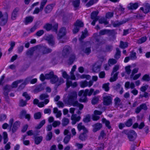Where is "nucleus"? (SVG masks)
Instances as JSON below:
<instances>
[{
	"label": "nucleus",
	"mask_w": 150,
	"mask_h": 150,
	"mask_svg": "<svg viewBox=\"0 0 150 150\" xmlns=\"http://www.w3.org/2000/svg\"><path fill=\"white\" fill-rule=\"evenodd\" d=\"M77 94L75 91L71 92L68 96L67 99L64 100V101L67 105H72L74 107H77L79 108V110L76 112L78 114H80L81 112L80 110H82L83 108V105L79 103L77 100Z\"/></svg>",
	"instance_id": "1"
},
{
	"label": "nucleus",
	"mask_w": 150,
	"mask_h": 150,
	"mask_svg": "<svg viewBox=\"0 0 150 150\" xmlns=\"http://www.w3.org/2000/svg\"><path fill=\"white\" fill-rule=\"evenodd\" d=\"M122 133L127 135L129 141H133L137 137V134L135 132L132 130H125Z\"/></svg>",
	"instance_id": "2"
},
{
	"label": "nucleus",
	"mask_w": 150,
	"mask_h": 150,
	"mask_svg": "<svg viewBox=\"0 0 150 150\" xmlns=\"http://www.w3.org/2000/svg\"><path fill=\"white\" fill-rule=\"evenodd\" d=\"M50 83L52 84L56 83V86H59L64 82L63 79L62 78H59L58 76L54 75L50 80Z\"/></svg>",
	"instance_id": "3"
},
{
	"label": "nucleus",
	"mask_w": 150,
	"mask_h": 150,
	"mask_svg": "<svg viewBox=\"0 0 150 150\" xmlns=\"http://www.w3.org/2000/svg\"><path fill=\"white\" fill-rule=\"evenodd\" d=\"M72 52L71 47L68 45H65L63 48L62 51V56L65 58H67Z\"/></svg>",
	"instance_id": "4"
},
{
	"label": "nucleus",
	"mask_w": 150,
	"mask_h": 150,
	"mask_svg": "<svg viewBox=\"0 0 150 150\" xmlns=\"http://www.w3.org/2000/svg\"><path fill=\"white\" fill-rule=\"evenodd\" d=\"M98 12V11H93L92 13L91 14V18L93 19V21L91 23V24L94 25L96 22L97 21L99 18V17L97 16Z\"/></svg>",
	"instance_id": "5"
},
{
	"label": "nucleus",
	"mask_w": 150,
	"mask_h": 150,
	"mask_svg": "<svg viewBox=\"0 0 150 150\" xmlns=\"http://www.w3.org/2000/svg\"><path fill=\"white\" fill-rule=\"evenodd\" d=\"M112 98L110 96L107 95L103 97V104L108 106L112 104Z\"/></svg>",
	"instance_id": "6"
},
{
	"label": "nucleus",
	"mask_w": 150,
	"mask_h": 150,
	"mask_svg": "<svg viewBox=\"0 0 150 150\" xmlns=\"http://www.w3.org/2000/svg\"><path fill=\"white\" fill-rule=\"evenodd\" d=\"M115 33V31L114 30L104 29L101 30L99 33L100 35H104L106 34H108L109 35H111L114 34Z\"/></svg>",
	"instance_id": "7"
},
{
	"label": "nucleus",
	"mask_w": 150,
	"mask_h": 150,
	"mask_svg": "<svg viewBox=\"0 0 150 150\" xmlns=\"http://www.w3.org/2000/svg\"><path fill=\"white\" fill-rule=\"evenodd\" d=\"M144 6L140 8V9L145 13L150 11V4L146 2L143 4Z\"/></svg>",
	"instance_id": "8"
},
{
	"label": "nucleus",
	"mask_w": 150,
	"mask_h": 150,
	"mask_svg": "<svg viewBox=\"0 0 150 150\" xmlns=\"http://www.w3.org/2000/svg\"><path fill=\"white\" fill-rule=\"evenodd\" d=\"M30 78L29 77L27 78L24 81V82L22 83L20 86V87H21L22 86L24 87L25 86L27 83H28V82L30 81V82L31 84H34L36 83L37 81V79L35 78L33 79L30 81Z\"/></svg>",
	"instance_id": "9"
},
{
	"label": "nucleus",
	"mask_w": 150,
	"mask_h": 150,
	"mask_svg": "<svg viewBox=\"0 0 150 150\" xmlns=\"http://www.w3.org/2000/svg\"><path fill=\"white\" fill-rule=\"evenodd\" d=\"M91 52V47L84 46L81 49V53L82 54H85L88 55Z\"/></svg>",
	"instance_id": "10"
},
{
	"label": "nucleus",
	"mask_w": 150,
	"mask_h": 150,
	"mask_svg": "<svg viewBox=\"0 0 150 150\" xmlns=\"http://www.w3.org/2000/svg\"><path fill=\"white\" fill-rule=\"evenodd\" d=\"M46 40L47 41L49 44L51 46H53L55 44L54 37L52 35H49L46 38Z\"/></svg>",
	"instance_id": "11"
},
{
	"label": "nucleus",
	"mask_w": 150,
	"mask_h": 150,
	"mask_svg": "<svg viewBox=\"0 0 150 150\" xmlns=\"http://www.w3.org/2000/svg\"><path fill=\"white\" fill-rule=\"evenodd\" d=\"M147 109L146 105L145 104H142L139 106L138 107L135 109V112L137 114L139 113L142 109L146 110Z\"/></svg>",
	"instance_id": "12"
},
{
	"label": "nucleus",
	"mask_w": 150,
	"mask_h": 150,
	"mask_svg": "<svg viewBox=\"0 0 150 150\" xmlns=\"http://www.w3.org/2000/svg\"><path fill=\"white\" fill-rule=\"evenodd\" d=\"M93 82L92 81H90L89 82L86 81H82L80 82V86L82 88H84L87 86L90 87L93 85Z\"/></svg>",
	"instance_id": "13"
},
{
	"label": "nucleus",
	"mask_w": 150,
	"mask_h": 150,
	"mask_svg": "<svg viewBox=\"0 0 150 150\" xmlns=\"http://www.w3.org/2000/svg\"><path fill=\"white\" fill-rule=\"evenodd\" d=\"M62 73V76L63 77L66 79V84H67L69 86V83H71V81H70V76L67 74L65 71H64L63 70H61Z\"/></svg>",
	"instance_id": "14"
},
{
	"label": "nucleus",
	"mask_w": 150,
	"mask_h": 150,
	"mask_svg": "<svg viewBox=\"0 0 150 150\" xmlns=\"http://www.w3.org/2000/svg\"><path fill=\"white\" fill-rule=\"evenodd\" d=\"M71 119L72 120V124L74 125L77 122L80 120L81 117L80 116H77L76 114H73L71 115Z\"/></svg>",
	"instance_id": "15"
},
{
	"label": "nucleus",
	"mask_w": 150,
	"mask_h": 150,
	"mask_svg": "<svg viewBox=\"0 0 150 150\" xmlns=\"http://www.w3.org/2000/svg\"><path fill=\"white\" fill-rule=\"evenodd\" d=\"M66 33V30L65 28L63 27L61 28L58 34V39H60L62 37L65 35Z\"/></svg>",
	"instance_id": "16"
},
{
	"label": "nucleus",
	"mask_w": 150,
	"mask_h": 150,
	"mask_svg": "<svg viewBox=\"0 0 150 150\" xmlns=\"http://www.w3.org/2000/svg\"><path fill=\"white\" fill-rule=\"evenodd\" d=\"M88 91L89 90L88 89H86L85 90V92L83 94V96L79 99V101L81 102H86L87 101V96Z\"/></svg>",
	"instance_id": "17"
},
{
	"label": "nucleus",
	"mask_w": 150,
	"mask_h": 150,
	"mask_svg": "<svg viewBox=\"0 0 150 150\" xmlns=\"http://www.w3.org/2000/svg\"><path fill=\"white\" fill-rule=\"evenodd\" d=\"M8 19V14L5 13L4 14L3 18H2L1 21L0 22V25L4 26L5 25L7 22Z\"/></svg>",
	"instance_id": "18"
},
{
	"label": "nucleus",
	"mask_w": 150,
	"mask_h": 150,
	"mask_svg": "<svg viewBox=\"0 0 150 150\" xmlns=\"http://www.w3.org/2000/svg\"><path fill=\"white\" fill-rule=\"evenodd\" d=\"M93 131L96 132L99 130L102 127V124L100 123H97L93 125Z\"/></svg>",
	"instance_id": "19"
},
{
	"label": "nucleus",
	"mask_w": 150,
	"mask_h": 150,
	"mask_svg": "<svg viewBox=\"0 0 150 150\" xmlns=\"http://www.w3.org/2000/svg\"><path fill=\"white\" fill-rule=\"evenodd\" d=\"M11 89V87L10 85H7L5 86L3 88L4 95H8L9 92Z\"/></svg>",
	"instance_id": "20"
},
{
	"label": "nucleus",
	"mask_w": 150,
	"mask_h": 150,
	"mask_svg": "<svg viewBox=\"0 0 150 150\" xmlns=\"http://www.w3.org/2000/svg\"><path fill=\"white\" fill-rule=\"evenodd\" d=\"M96 40L95 44V47L96 48H98L99 46L105 43L104 40H100L98 38H96Z\"/></svg>",
	"instance_id": "21"
},
{
	"label": "nucleus",
	"mask_w": 150,
	"mask_h": 150,
	"mask_svg": "<svg viewBox=\"0 0 150 150\" xmlns=\"http://www.w3.org/2000/svg\"><path fill=\"white\" fill-rule=\"evenodd\" d=\"M76 68V65H74L71 69L70 72V79L71 80H74L76 78L74 74V72L75 71Z\"/></svg>",
	"instance_id": "22"
},
{
	"label": "nucleus",
	"mask_w": 150,
	"mask_h": 150,
	"mask_svg": "<svg viewBox=\"0 0 150 150\" xmlns=\"http://www.w3.org/2000/svg\"><path fill=\"white\" fill-rule=\"evenodd\" d=\"M138 7V4L137 3H130L128 6L129 9H136Z\"/></svg>",
	"instance_id": "23"
},
{
	"label": "nucleus",
	"mask_w": 150,
	"mask_h": 150,
	"mask_svg": "<svg viewBox=\"0 0 150 150\" xmlns=\"http://www.w3.org/2000/svg\"><path fill=\"white\" fill-rule=\"evenodd\" d=\"M54 6V4H51L46 6L45 9V11L46 13H50L52 10L53 7Z\"/></svg>",
	"instance_id": "24"
},
{
	"label": "nucleus",
	"mask_w": 150,
	"mask_h": 150,
	"mask_svg": "<svg viewBox=\"0 0 150 150\" xmlns=\"http://www.w3.org/2000/svg\"><path fill=\"white\" fill-rule=\"evenodd\" d=\"M53 112L54 114H56V117L57 118H59L62 115L61 111L58 110L57 108H53Z\"/></svg>",
	"instance_id": "25"
},
{
	"label": "nucleus",
	"mask_w": 150,
	"mask_h": 150,
	"mask_svg": "<svg viewBox=\"0 0 150 150\" xmlns=\"http://www.w3.org/2000/svg\"><path fill=\"white\" fill-rule=\"evenodd\" d=\"M34 17L32 16H29L25 18V25H27L28 24L31 23L34 19Z\"/></svg>",
	"instance_id": "26"
},
{
	"label": "nucleus",
	"mask_w": 150,
	"mask_h": 150,
	"mask_svg": "<svg viewBox=\"0 0 150 150\" xmlns=\"http://www.w3.org/2000/svg\"><path fill=\"white\" fill-rule=\"evenodd\" d=\"M20 123L19 121H17L14 124L12 128L13 132H15L20 126Z\"/></svg>",
	"instance_id": "27"
},
{
	"label": "nucleus",
	"mask_w": 150,
	"mask_h": 150,
	"mask_svg": "<svg viewBox=\"0 0 150 150\" xmlns=\"http://www.w3.org/2000/svg\"><path fill=\"white\" fill-rule=\"evenodd\" d=\"M19 10V8H16L14 9L12 13L11 18L12 19L15 20V19Z\"/></svg>",
	"instance_id": "28"
},
{
	"label": "nucleus",
	"mask_w": 150,
	"mask_h": 150,
	"mask_svg": "<svg viewBox=\"0 0 150 150\" xmlns=\"http://www.w3.org/2000/svg\"><path fill=\"white\" fill-rule=\"evenodd\" d=\"M77 128L79 131H80L81 130H83L84 132H87L88 130L83 125H82V123H80L77 126Z\"/></svg>",
	"instance_id": "29"
},
{
	"label": "nucleus",
	"mask_w": 150,
	"mask_h": 150,
	"mask_svg": "<svg viewBox=\"0 0 150 150\" xmlns=\"http://www.w3.org/2000/svg\"><path fill=\"white\" fill-rule=\"evenodd\" d=\"M87 132H84L81 134L79 137V139L82 141H85L87 138V135L86 134Z\"/></svg>",
	"instance_id": "30"
},
{
	"label": "nucleus",
	"mask_w": 150,
	"mask_h": 150,
	"mask_svg": "<svg viewBox=\"0 0 150 150\" xmlns=\"http://www.w3.org/2000/svg\"><path fill=\"white\" fill-rule=\"evenodd\" d=\"M101 65H97L95 64L93 67V70L95 72H98L100 71Z\"/></svg>",
	"instance_id": "31"
},
{
	"label": "nucleus",
	"mask_w": 150,
	"mask_h": 150,
	"mask_svg": "<svg viewBox=\"0 0 150 150\" xmlns=\"http://www.w3.org/2000/svg\"><path fill=\"white\" fill-rule=\"evenodd\" d=\"M69 120L66 117H64L62 120V124L63 126H65L67 125L69 122Z\"/></svg>",
	"instance_id": "32"
},
{
	"label": "nucleus",
	"mask_w": 150,
	"mask_h": 150,
	"mask_svg": "<svg viewBox=\"0 0 150 150\" xmlns=\"http://www.w3.org/2000/svg\"><path fill=\"white\" fill-rule=\"evenodd\" d=\"M88 35V31L87 29H86L84 30V32H82V35L81 38H79V40L81 41Z\"/></svg>",
	"instance_id": "33"
},
{
	"label": "nucleus",
	"mask_w": 150,
	"mask_h": 150,
	"mask_svg": "<svg viewBox=\"0 0 150 150\" xmlns=\"http://www.w3.org/2000/svg\"><path fill=\"white\" fill-rule=\"evenodd\" d=\"M72 4L75 8H78L80 4V0H72Z\"/></svg>",
	"instance_id": "34"
},
{
	"label": "nucleus",
	"mask_w": 150,
	"mask_h": 150,
	"mask_svg": "<svg viewBox=\"0 0 150 150\" xmlns=\"http://www.w3.org/2000/svg\"><path fill=\"white\" fill-rule=\"evenodd\" d=\"M42 53L46 54L52 52V50L46 47H43L42 48Z\"/></svg>",
	"instance_id": "35"
},
{
	"label": "nucleus",
	"mask_w": 150,
	"mask_h": 150,
	"mask_svg": "<svg viewBox=\"0 0 150 150\" xmlns=\"http://www.w3.org/2000/svg\"><path fill=\"white\" fill-rule=\"evenodd\" d=\"M23 80H19L16 81L12 83V85L11 86V89L13 88H16L17 87L18 83L22 82L23 81Z\"/></svg>",
	"instance_id": "36"
},
{
	"label": "nucleus",
	"mask_w": 150,
	"mask_h": 150,
	"mask_svg": "<svg viewBox=\"0 0 150 150\" xmlns=\"http://www.w3.org/2000/svg\"><path fill=\"white\" fill-rule=\"evenodd\" d=\"M84 24L83 23L79 20H77L74 24V26H76L79 28L83 27Z\"/></svg>",
	"instance_id": "37"
},
{
	"label": "nucleus",
	"mask_w": 150,
	"mask_h": 150,
	"mask_svg": "<svg viewBox=\"0 0 150 150\" xmlns=\"http://www.w3.org/2000/svg\"><path fill=\"white\" fill-rule=\"evenodd\" d=\"M49 100L47 99H45L44 102H42L38 103V106L40 108L43 107L44 106V104L46 105L49 102Z\"/></svg>",
	"instance_id": "38"
},
{
	"label": "nucleus",
	"mask_w": 150,
	"mask_h": 150,
	"mask_svg": "<svg viewBox=\"0 0 150 150\" xmlns=\"http://www.w3.org/2000/svg\"><path fill=\"white\" fill-rule=\"evenodd\" d=\"M42 137H36L34 139L35 143L36 144H38L42 141Z\"/></svg>",
	"instance_id": "39"
},
{
	"label": "nucleus",
	"mask_w": 150,
	"mask_h": 150,
	"mask_svg": "<svg viewBox=\"0 0 150 150\" xmlns=\"http://www.w3.org/2000/svg\"><path fill=\"white\" fill-rule=\"evenodd\" d=\"M115 106L118 107L121 103L120 99L118 97H116L114 100Z\"/></svg>",
	"instance_id": "40"
},
{
	"label": "nucleus",
	"mask_w": 150,
	"mask_h": 150,
	"mask_svg": "<svg viewBox=\"0 0 150 150\" xmlns=\"http://www.w3.org/2000/svg\"><path fill=\"white\" fill-rule=\"evenodd\" d=\"M44 89V88L41 85H39L36 87L34 90V92L35 93H38Z\"/></svg>",
	"instance_id": "41"
},
{
	"label": "nucleus",
	"mask_w": 150,
	"mask_h": 150,
	"mask_svg": "<svg viewBox=\"0 0 150 150\" xmlns=\"http://www.w3.org/2000/svg\"><path fill=\"white\" fill-rule=\"evenodd\" d=\"M99 22L100 23H104L105 25L108 24V22L107 21V20L104 18H102L99 19H98Z\"/></svg>",
	"instance_id": "42"
},
{
	"label": "nucleus",
	"mask_w": 150,
	"mask_h": 150,
	"mask_svg": "<svg viewBox=\"0 0 150 150\" xmlns=\"http://www.w3.org/2000/svg\"><path fill=\"white\" fill-rule=\"evenodd\" d=\"M142 80L148 82L150 81V76L149 74H146L144 75L142 78Z\"/></svg>",
	"instance_id": "43"
},
{
	"label": "nucleus",
	"mask_w": 150,
	"mask_h": 150,
	"mask_svg": "<svg viewBox=\"0 0 150 150\" xmlns=\"http://www.w3.org/2000/svg\"><path fill=\"white\" fill-rule=\"evenodd\" d=\"M146 40V36H144L137 40V43L139 44H141L145 42Z\"/></svg>",
	"instance_id": "44"
},
{
	"label": "nucleus",
	"mask_w": 150,
	"mask_h": 150,
	"mask_svg": "<svg viewBox=\"0 0 150 150\" xmlns=\"http://www.w3.org/2000/svg\"><path fill=\"white\" fill-rule=\"evenodd\" d=\"M116 52L114 56V58L116 59H118L120 57L121 52L118 48H116Z\"/></svg>",
	"instance_id": "45"
},
{
	"label": "nucleus",
	"mask_w": 150,
	"mask_h": 150,
	"mask_svg": "<svg viewBox=\"0 0 150 150\" xmlns=\"http://www.w3.org/2000/svg\"><path fill=\"white\" fill-rule=\"evenodd\" d=\"M128 46V43L127 42H124L123 41H121L120 42V47L124 49L127 47Z\"/></svg>",
	"instance_id": "46"
},
{
	"label": "nucleus",
	"mask_w": 150,
	"mask_h": 150,
	"mask_svg": "<svg viewBox=\"0 0 150 150\" xmlns=\"http://www.w3.org/2000/svg\"><path fill=\"white\" fill-rule=\"evenodd\" d=\"M71 135H67L64 138L63 140V142L66 144H67L69 141L71 139Z\"/></svg>",
	"instance_id": "47"
},
{
	"label": "nucleus",
	"mask_w": 150,
	"mask_h": 150,
	"mask_svg": "<svg viewBox=\"0 0 150 150\" xmlns=\"http://www.w3.org/2000/svg\"><path fill=\"white\" fill-rule=\"evenodd\" d=\"M54 73L53 71H51L48 74H46L45 75V77L46 79H51L52 77L54 75Z\"/></svg>",
	"instance_id": "48"
},
{
	"label": "nucleus",
	"mask_w": 150,
	"mask_h": 150,
	"mask_svg": "<svg viewBox=\"0 0 150 150\" xmlns=\"http://www.w3.org/2000/svg\"><path fill=\"white\" fill-rule=\"evenodd\" d=\"M102 121L103 123L105 124L106 127L108 129H110L111 128L110 125V123L109 121L105 119L104 118L103 119Z\"/></svg>",
	"instance_id": "49"
},
{
	"label": "nucleus",
	"mask_w": 150,
	"mask_h": 150,
	"mask_svg": "<svg viewBox=\"0 0 150 150\" xmlns=\"http://www.w3.org/2000/svg\"><path fill=\"white\" fill-rule=\"evenodd\" d=\"M117 62V61L114 59H110L108 61V64L109 66H111L115 64Z\"/></svg>",
	"instance_id": "50"
},
{
	"label": "nucleus",
	"mask_w": 150,
	"mask_h": 150,
	"mask_svg": "<svg viewBox=\"0 0 150 150\" xmlns=\"http://www.w3.org/2000/svg\"><path fill=\"white\" fill-rule=\"evenodd\" d=\"M98 1V0H90L86 5L87 7H90L93 4L96 3Z\"/></svg>",
	"instance_id": "51"
},
{
	"label": "nucleus",
	"mask_w": 150,
	"mask_h": 150,
	"mask_svg": "<svg viewBox=\"0 0 150 150\" xmlns=\"http://www.w3.org/2000/svg\"><path fill=\"white\" fill-rule=\"evenodd\" d=\"M75 58V56L74 54L72 55L69 59V61L68 62V64L69 65L72 64H73Z\"/></svg>",
	"instance_id": "52"
},
{
	"label": "nucleus",
	"mask_w": 150,
	"mask_h": 150,
	"mask_svg": "<svg viewBox=\"0 0 150 150\" xmlns=\"http://www.w3.org/2000/svg\"><path fill=\"white\" fill-rule=\"evenodd\" d=\"M70 81H71V83H69V86H68V85L67 84H66L67 89L69 88L71 86L73 88L77 86V84L76 82H74V83H72V82L71 80H70Z\"/></svg>",
	"instance_id": "53"
},
{
	"label": "nucleus",
	"mask_w": 150,
	"mask_h": 150,
	"mask_svg": "<svg viewBox=\"0 0 150 150\" xmlns=\"http://www.w3.org/2000/svg\"><path fill=\"white\" fill-rule=\"evenodd\" d=\"M138 70L139 68H135L133 69L130 75V79L132 78L133 76L138 72Z\"/></svg>",
	"instance_id": "54"
},
{
	"label": "nucleus",
	"mask_w": 150,
	"mask_h": 150,
	"mask_svg": "<svg viewBox=\"0 0 150 150\" xmlns=\"http://www.w3.org/2000/svg\"><path fill=\"white\" fill-rule=\"evenodd\" d=\"M47 0H42L41 2L40 9V11H42L44 8V6L45 5L47 2Z\"/></svg>",
	"instance_id": "55"
},
{
	"label": "nucleus",
	"mask_w": 150,
	"mask_h": 150,
	"mask_svg": "<svg viewBox=\"0 0 150 150\" xmlns=\"http://www.w3.org/2000/svg\"><path fill=\"white\" fill-rule=\"evenodd\" d=\"M49 95L47 93H43L41 94L40 96V99L41 100H43L44 99L48 98Z\"/></svg>",
	"instance_id": "56"
},
{
	"label": "nucleus",
	"mask_w": 150,
	"mask_h": 150,
	"mask_svg": "<svg viewBox=\"0 0 150 150\" xmlns=\"http://www.w3.org/2000/svg\"><path fill=\"white\" fill-rule=\"evenodd\" d=\"M118 73L117 72L114 74L113 76L111 77L110 79V82H113L115 81L117 78Z\"/></svg>",
	"instance_id": "57"
},
{
	"label": "nucleus",
	"mask_w": 150,
	"mask_h": 150,
	"mask_svg": "<svg viewBox=\"0 0 150 150\" xmlns=\"http://www.w3.org/2000/svg\"><path fill=\"white\" fill-rule=\"evenodd\" d=\"M109 83H108L103 85L102 87L105 91H109Z\"/></svg>",
	"instance_id": "58"
},
{
	"label": "nucleus",
	"mask_w": 150,
	"mask_h": 150,
	"mask_svg": "<svg viewBox=\"0 0 150 150\" xmlns=\"http://www.w3.org/2000/svg\"><path fill=\"white\" fill-rule=\"evenodd\" d=\"M41 114L40 112H38L35 113L34 115V118L35 119H39L41 118Z\"/></svg>",
	"instance_id": "59"
},
{
	"label": "nucleus",
	"mask_w": 150,
	"mask_h": 150,
	"mask_svg": "<svg viewBox=\"0 0 150 150\" xmlns=\"http://www.w3.org/2000/svg\"><path fill=\"white\" fill-rule=\"evenodd\" d=\"M99 101L98 96L95 97L92 99V103L93 105H95Z\"/></svg>",
	"instance_id": "60"
},
{
	"label": "nucleus",
	"mask_w": 150,
	"mask_h": 150,
	"mask_svg": "<svg viewBox=\"0 0 150 150\" xmlns=\"http://www.w3.org/2000/svg\"><path fill=\"white\" fill-rule=\"evenodd\" d=\"M132 124V119L130 118L128 119L125 123V125L127 127L131 126Z\"/></svg>",
	"instance_id": "61"
},
{
	"label": "nucleus",
	"mask_w": 150,
	"mask_h": 150,
	"mask_svg": "<svg viewBox=\"0 0 150 150\" xmlns=\"http://www.w3.org/2000/svg\"><path fill=\"white\" fill-rule=\"evenodd\" d=\"M45 120H42L40 123L35 127V128L37 129H40L45 123Z\"/></svg>",
	"instance_id": "62"
},
{
	"label": "nucleus",
	"mask_w": 150,
	"mask_h": 150,
	"mask_svg": "<svg viewBox=\"0 0 150 150\" xmlns=\"http://www.w3.org/2000/svg\"><path fill=\"white\" fill-rule=\"evenodd\" d=\"M131 67L130 65L127 66L125 67V69L126 73L128 75L130 74L131 73Z\"/></svg>",
	"instance_id": "63"
},
{
	"label": "nucleus",
	"mask_w": 150,
	"mask_h": 150,
	"mask_svg": "<svg viewBox=\"0 0 150 150\" xmlns=\"http://www.w3.org/2000/svg\"><path fill=\"white\" fill-rule=\"evenodd\" d=\"M61 124V122L59 121H55L52 123V126L54 127H56L59 126Z\"/></svg>",
	"instance_id": "64"
}]
</instances>
